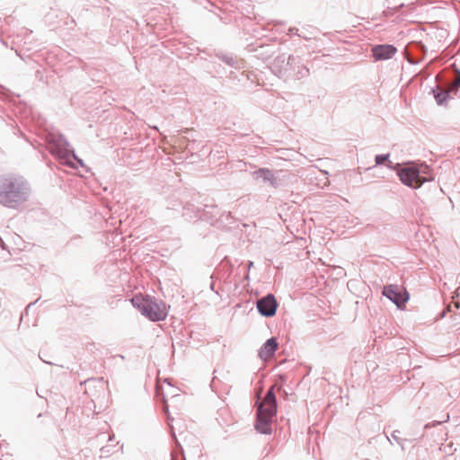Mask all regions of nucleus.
<instances>
[{
	"label": "nucleus",
	"mask_w": 460,
	"mask_h": 460,
	"mask_svg": "<svg viewBox=\"0 0 460 460\" xmlns=\"http://www.w3.org/2000/svg\"><path fill=\"white\" fill-rule=\"evenodd\" d=\"M27 191L24 183L12 177L0 179V203L15 208L26 199Z\"/></svg>",
	"instance_id": "nucleus-1"
},
{
	"label": "nucleus",
	"mask_w": 460,
	"mask_h": 460,
	"mask_svg": "<svg viewBox=\"0 0 460 460\" xmlns=\"http://www.w3.org/2000/svg\"><path fill=\"white\" fill-rule=\"evenodd\" d=\"M274 386H271L262 402L258 405L256 429L263 434L271 431V423L277 411V402L274 394Z\"/></svg>",
	"instance_id": "nucleus-2"
},
{
	"label": "nucleus",
	"mask_w": 460,
	"mask_h": 460,
	"mask_svg": "<svg viewBox=\"0 0 460 460\" xmlns=\"http://www.w3.org/2000/svg\"><path fill=\"white\" fill-rule=\"evenodd\" d=\"M131 303L143 315L153 322L163 321L168 314V306L165 303L157 302L149 296L136 295Z\"/></svg>",
	"instance_id": "nucleus-3"
},
{
	"label": "nucleus",
	"mask_w": 460,
	"mask_h": 460,
	"mask_svg": "<svg viewBox=\"0 0 460 460\" xmlns=\"http://www.w3.org/2000/svg\"><path fill=\"white\" fill-rule=\"evenodd\" d=\"M420 169L414 165H408L398 172L400 180L406 185L412 188H419L426 181L425 177L420 176Z\"/></svg>",
	"instance_id": "nucleus-4"
},
{
	"label": "nucleus",
	"mask_w": 460,
	"mask_h": 460,
	"mask_svg": "<svg viewBox=\"0 0 460 460\" xmlns=\"http://www.w3.org/2000/svg\"><path fill=\"white\" fill-rule=\"evenodd\" d=\"M383 295L402 308L409 299L408 292L397 285H388L383 289Z\"/></svg>",
	"instance_id": "nucleus-5"
},
{
	"label": "nucleus",
	"mask_w": 460,
	"mask_h": 460,
	"mask_svg": "<svg viewBox=\"0 0 460 460\" xmlns=\"http://www.w3.org/2000/svg\"><path fill=\"white\" fill-rule=\"evenodd\" d=\"M278 308V302L273 295H268L257 301V309L259 313L266 317L275 315Z\"/></svg>",
	"instance_id": "nucleus-6"
},
{
	"label": "nucleus",
	"mask_w": 460,
	"mask_h": 460,
	"mask_svg": "<svg viewBox=\"0 0 460 460\" xmlns=\"http://www.w3.org/2000/svg\"><path fill=\"white\" fill-rule=\"evenodd\" d=\"M397 49L393 45H376L372 49V54L376 60L391 58Z\"/></svg>",
	"instance_id": "nucleus-7"
},
{
	"label": "nucleus",
	"mask_w": 460,
	"mask_h": 460,
	"mask_svg": "<svg viewBox=\"0 0 460 460\" xmlns=\"http://www.w3.org/2000/svg\"><path fill=\"white\" fill-rule=\"evenodd\" d=\"M279 348V344L275 338L269 339L261 348L259 351V357L267 361L271 358Z\"/></svg>",
	"instance_id": "nucleus-8"
},
{
	"label": "nucleus",
	"mask_w": 460,
	"mask_h": 460,
	"mask_svg": "<svg viewBox=\"0 0 460 460\" xmlns=\"http://www.w3.org/2000/svg\"><path fill=\"white\" fill-rule=\"evenodd\" d=\"M460 86V73L457 74V76L450 85L447 91L440 92L438 94L435 95L436 101L438 104H443L446 102L447 98L451 94L454 93L455 95L457 94L458 87Z\"/></svg>",
	"instance_id": "nucleus-9"
},
{
	"label": "nucleus",
	"mask_w": 460,
	"mask_h": 460,
	"mask_svg": "<svg viewBox=\"0 0 460 460\" xmlns=\"http://www.w3.org/2000/svg\"><path fill=\"white\" fill-rule=\"evenodd\" d=\"M253 177L255 179L261 178L264 181L269 182L272 186L277 185V179L274 175V173L267 169V168H261L253 172Z\"/></svg>",
	"instance_id": "nucleus-10"
},
{
	"label": "nucleus",
	"mask_w": 460,
	"mask_h": 460,
	"mask_svg": "<svg viewBox=\"0 0 460 460\" xmlns=\"http://www.w3.org/2000/svg\"><path fill=\"white\" fill-rule=\"evenodd\" d=\"M52 153L58 155V157L61 160H64L65 164H72L70 161V157H75L74 155H70L69 152L66 148L57 147V149H51Z\"/></svg>",
	"instance_id": "nucleus-11"
},
{
	"label": "nucleus",
	"mask_w": 460,
	"mask_h": 460,
	"mask_svg": "<svg viewBox=\"0 0 460 460\" xmlns=\"http://www.w3.org/2000/svg\"><path fill=\"white\" fill-rule=\"evenodd\" d=\"M387 159V155H376V162L378 164H383Z\"/></svg>",
	"instance_id": "nucleus-12"
},
{
	"label": "nucleus",
	"mask_w": 460,
	"mask_h": 460,
	"mask_svg": "<svg viewBox=\"0 0 460 460\" xmlns=\"http://www.w3.org/2000/svg\"><path fill=\"white\" fill-rule=\"evenodd\" d=\"M163 396H164V399H163L164 402V404H166L167 400H166V398H165V396L164 394H163ZM165 406L167 407V405H165Z\"/></svg>",
	"instance_id": "nucleus-13"
}]
</instances>
